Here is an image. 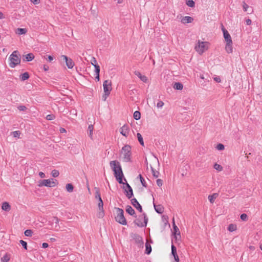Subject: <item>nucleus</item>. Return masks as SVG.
Returning <instances> with one entry per match:
<instances>
[{
  "mask_svg": "<svg viewBox=\"0 0 262 262\" xmlns=\"http://www.w3.org/2000/svg\"><path fill=\"white\" fill-rule=\"evenodd\" d=\"M131 146L129 145L124 146L121 151L120 157L122 158L124 162H129L131 161Z\"/></svg>",
  "mask_w": 262,
  "mask_h": 262,
  "instance_id": "obj_1",
  "label": "nucleus"
},
{
  "mask_svg": "<svg viewBox=\"0 0 262 262\" xmlns=\"http://www.w3.org/2000/svg\"><path fill=\"white\" fill-rule=\"evenodd\" d=\"M110 165L114 171L115 178L124 176L121 165L118 161L114 160L111 161L110 162Z\"/></svg>",
  "mask_w": 262,
  "mask_h": 262,
  "instance_id": "obj_2",
  "label": "nucleus"
},
{
  "mask_svg": "<svg viewBox=\"0 0 262 262\" xmlns=\"http://www.w3.org/2000/svg\"><path fill=\"white\" fill-rule=\"evenodd\" d=\"M9 66L11 68H14L20 63V55L17 51H14L9 57Z\"/></svg>",
  "mask_w": 262,
  "mask_h": 262,
  "instance_id": "obj_3",
  "label": "nucleus"
},
{
  "mask_svg": "<svg viewBox=\"0 0 262 262\" xmlns=\"http://www.w3.org/2000/svg\"><path fill=\"white\" fill-rule=\"evenodd\" d=\"M209 43L207 41H201L198 40L195 46V51L200 55H202L208 49Z\"/></svg>",
  "mask_w": 262,
  "mask_h": 262,
  "instance_id": "obj_4",
  "label": "nucleus"
},
{
  "mask_svg": "<svg viewBox=\"0 0 262 262\" xmlns=\"http://www.w3.org/2000/svg\"><path fill=\"white\" fill-rule=\"evenodd\" d=\"M117 215L115 217L116 221L123 225L127 224L126 220L124 216V211L123 209L119 208H116Z\"/></svg>",
  "mask_w": 262,
  "mask_h": 262,
  "instance_id": "obj_5",
  "label": "nucleus"
},
{
  "mask_svg": "<svg viewBox=\"0 0 262 262\" xmlns=\"http://www.w3.org/2000/svg\"><path fill=\"white\" fill-rule=\"evenodd\" d=\"M148 218L145 213L139 216V218L134 221V223L138 227H143L147 225Z\"/></svg>",
  "mask_w": 262,
  "mask_h": 262,
  "instance_id": "obj_6",
  "label": "nucleus"
},
{
  "mask_svg": "<svg viewBox=\"0 0 262 262\" xmlns=\"http://www.w3.org/2000/svg\"><path fill=\"white\" fill-rule=\"evenodd\" d=\"M56 180L54 181L53 179H45L38 181V186L42 187L43 186L47 187H54L56 185Z\"/></svg>",
  "mask_w": 262,
  "mask_h": 262,
  "instance_id": "obj_7",
  "label": "nucleus"
},
{
  "mask_svg": "<svg viewBox=\"0 0 262 262\" xmlns=\"http://www.w3.org/2000/svg\"><path fill=\"white\" fill-rule=\"evenodd\" d=\"M103 86L106 97H108L112 90L111 81L108 80H105L103 82Z\"/></svg>",
  "mask_w": 262,
  "mask_h": 262,
  "instance_id": "obj_8",
  "label": "nucleus"
},
{
  "mask_svg": "<svg viewBox=\"0 0 262 262\" xmlns=\"http://www.w3.org/2000/svg\"><path fill=\"white\" fill-rule=\"evenodd\" d=\"M133 239L135 240V243L138 245L139 247H143V238L138 234L134 233L131 235Z\"/></svg>",
  "mask_w": 262,
  "mask_h": 262,
  "instance_id": "obj_9",
  "label": "nucleus"
},
{
  "mask_svg": "<svg viewBox=\"0 0 262 262\" xmlns=\"http://www.w3.org/2000/svg\"><path fill=\"white\" fill-rule=\"evenodd\" d=\"M61 58L65 61L66 65L69 69L73 68L74 66V63L72 59L69 58L67 56L63 55L61 56Z\"/></svg>",
  "mask_w": 262,
  "mask_h": 262,
  "instance_id": "obj_10",
  "label": "nucleus"
},
{
  "mask_svg": "<svg viewBox=\"0 0 262 262\" xmlns=\"http://www.w3.org/2000/svg\"><path fill=\"white\" fill-rule=\"evenodd\" d=\"M119 131L120 134L126 137L129 133V127L127 125L125 124L120 128Z\"/></svg>",
  "mask_w": 262,
  "mask_h": 262,
  "instance_id": "obj_11",
  "label": "nucleus"
},
{
  "mask_svg": "<svg viewBox=\"0 0 262 262\" xmlns=\"http://www.w3.org/2000/svg\"><path fill=\"white\" fill-rule=\"evenodd\" d=\"M222 31L223 32L224 37L225 38L226 42H231L232 41L231 37L230 34L228 33V31L226 29H225L224 27H223L222 28Z\"/></svg>",
  "mask_w": 262,
  "mask_h": 262,
  "instance_id": "obj_12",
  "label": "nucleus"
},
{
  "mask_svg": "<svg viewBox=\"0 0 262 262\" xmlns=\"http://www.w3.org/2000/svg\"><path fill=\"white\" fill-rule=\"evenodd\" d=\"M125 185L128 189V190L125 189L126 195L128 199H130L133 195V189L130 186L128 183H126Z\"/></svg>",
  "mask_w": 262,
  "mask_h": 262,
  "instance_id": "obj_13",
  "label": "nucleus"
},
{
  "mask_svg": "<svg viewBox=\"0 0 262 262\" xmlns=\"http://www.w3.org/2000/svg\"><path fill=\"white\" fill-rule=\"evenodd\" d=\"M132 205L137 208L140 212L142 211V208L136 199L134 198L131 200Z\"/></svg>",
  "mask_w": 262,
  "mask_h": 262,
  "instance_id": "obj_14",
  "label": "nucleus"
},
{
  "mask_svg": "<svg viewBox=\"0 0 262 262\" xmlns=\"http://www.w3.org/2000/svg\"><path fill=\"white\" fill-rule=\"evenodd\" d=\"M193 19L190 16H184L183 17L181 21L183 24L191 23L193 21Z\"/></svg>",
  "mask_w": 262,
  "mask_h": 262,
  "instance_id": "obj_15",
  "label": "nucleus"
},
{
  "mask_svg": "<svg viewBox=\"0 0 262 262\" xmlns=\"http://www.w3.org/2000/svg\"><path fill=\"white\" fill-rule=\"evenodd\" d=\"M135 74L142 81L144 82H146L147 81V78L144 76L142 75L140 72L136 71L134 72Z\"/></svg>",
  "mask_w": 262,
  "mask_h": 262,
  "instance_id": "obj_16",
  "label": "nucleus"
},
{
  "mask_svg": "<svg viewBox=\"0 0 262 262\" xmlns=\"http://www.w3.org/2000/svg\"><path fill=\"white\" fill-rule=\"evenodd\" d=\"M225 50L228 53H231L232 52V41L231 42H226Z\"/></svg>",
  "mask_w": 262,
  "mask_h": 262,
  "instance_id": "obj_17",
  "label": "nucleus"
},
{
  "mask_svg": "<svg viewBox=\"0 0 262 262\" xmlns=\"http://www.w3.org/2000/svg\"><path fill=\"white\" fill-rule=\"evenodd\" d=\"M2 209L6 211H9L11 209V206L8 202H4L2 206Z\"/></svg>",
  "mask_w": 262,
  "mask_h": 262,
  "instance_id": "obj_18",
  "label": "nucleus"
},
{
  "mask_svg": "<svg viewBox=\"0 0 262 262\" xmlns=\"http://www.w3.org/2000/svg\"><path fill=\"white\" fill-rule=\"evenodd\" d=\"M126 211L130 215H133L135 214V211L130 206H127Z\"/></svg>",
  "mask_w": 262,
  "mask_h": 262,
  "instance_id": "obj_19",
  "label": "nucleus"
},
{
  "mask_svg": "<svg viewBox=\"0 0 262 262\" xmlns=\"http://www.w3.org/2000/svg\"><path fill=\"white\" fill-rule=\"evenodd\" d=\"M27 32L26 29L25 28H18L16 29L15 32L18 35L25 34Z\"/></svg>",
  "mask_w": 262,
  "mask_h": 262,
  "instance_id": "obj_20",
  "label": "nucleus"
},
{
  "mask_svg": "<svg viewBox=\"0 0 262 262\" xmlns=\"http://www.w3.org/2000/svg\"><path fill=\"white\" fill-rule=\"evenodd\" d=\"M218 194L216 193H214L212 195H209L208 196V200L211 203H213L214 202L215 199L217 197Z\"/></svg>",
  "mask_w": 262,
  "mask_h": 262,
  "instance_id": "obj_21",
  "label": "nucleus"
},
{
  "mask_svg": "<svg viewBox=\"0 0 262 262\" xmlns=\"http://www.w3.org/2000/svg\"><path fill=\"white\" fill-rule=\"evenodd\" d=\"M173 88L178 90H182L183 88V84L180 82H175L173 84Z\"/></svg>",
  "mask_w": 262,
  "mask_h": 262,
  "instance_id": "obj_22",
  "label": "nucleus"
},
{
  "mask_svg": "<svg viewBox=\"0 0 262 262\" xmlns=\"http://www.w3.org/2000/svg\"><path fill=\"white\" fill-rule=\"evenodd\" d=\"M154 208L155 209V210L158 213H162L163 212V208L161 205H156L154 204Z\"/></svg>",
  "mask_w": 262,
  "mask_h": 262,
  "instance_id": "obj_23",
  "label": "nucleus"
},
{
  "mask_svg": "<svg viewBox=\"0 0 262 262\" xmlns=\"http://www.w3.org/2000/svg\"><path fill=\"white\" fill-rule=\"evenodd\" d=\"M173 225L174 234L176 235L175 237H176V239H177L178 237H177V235L180 236V232L179 228L175 225L174 222H173Z\"/></svg>",
  "mask_w": 262,
  "mask_h": 262,
  "instance_id": "obj_24",
  "label": "nucleus"
},
{
  "mask_svg": "<svg viewBox=\"0 0 262 262\" xmlns=\"http://www.w3.org/2000/svg\"><path fill=\"white\" fill-rule=\"evenodd\" d=\"M25 57L26 61H30L32 60L34 58V56L32 53L27 54L25 56Z\"/></svg>",
  "mask_w": 262,
  "mask_h": 262,
  "instance_id": "obj_25",
  "label": "nucleus"
},
{
  "mask_svg": "<svg viewBox=\"0 0 262 262\" xmlns=\"http://www.w3.org/2000/svg\"><path fill=\"white\" fill-rule=\"evenodd\" d=\"M93 125L92 124L89 125L88 127V134L89 137L92 139V135H93Z\"/></svg>",
  "mask_w": 262,
  "mask_h": 262,
  "instance_id": "obj_26",
  "label": "nucleus"
},
{
  "mask_svg": "<svg viewBox=\"0 0 262 262\" xmlns=\"http://www.w3.org/2000/svg\"><path fill=\"white\" fill-rule=\"evenodd\" d=\"M146 247V253L147 254H149L151 252V247L149 244L147 242L145 244Z\"/></svg>",
  "mask_w": 262,
  "mask_h": 262,
  "instance_id": "obj_27",
  "label": "nucleus"
},
{
  "mask_svg": "<svg viewBox=\"0 0 262 262\" xmlns=\"http://www.w3.org/2000/svg\"><path fill=\"white\" fill-rule=\"evenodd\" d=\"M228 229L230 232H233L237 229V227L235 224H230L228 226Z\"/></svg>",
  "mask_w": 262,
  "mask_h": 262,
  "instance_id": "obj_28",
  "label": "nucleus"
},
{
  "mask_svg": "<svg viewBox=\"0 0 262 262\" xmlns=\"http://www.w3.org/2000/svg\"><path fill=\"white\" fill-rule=\"evenodd\" d=\"M20 77L21 80L25 81L29 78V75L28 73L25 72V73H23V74H21Z\"/></svg>",
  "mask_w": 262,
  "mask_h": 262,
  "instance_id": "obj_29",
  "label": "nucleus"
},
{
  "mask_svg": "<svg viewBox=\"0 0 262 262\" xmlns=\"http://www.w3.org/2000/svg\"><path fill=\"white\" fill-rule=\"evenodd\" d=\"M137 137L138 140L141 145L144 146V141L142 135L140 133H137Z\"/></svg>",
  "mask_w": 262,
  "mask_h": 262,
  "instance_id": "obj_30",
  "label": "nucleus"
},
{
  "mask_svg": "<svg viewBox=\"0 0 262 262\" xmlns=\"http://www.w3.org/2000/svg\"><path fill=\"white\" fill-rule=\"evenodd\" d=\"M66 189L69 192H71L73 191V189H74V187L72 185V184H70V183H69V184H67L66 185Z\"/></svg>",
  "mask_w": 262,
  "mask_h": 262,
  "instance_id": "obj_31",
  "label": "nucleus"
},
{
  "mask_svg": "<svg viewBox=\"0 0 262 262\" xmlns=\"http://www.w3.org/2000/svg\"><path fill=\"white\" fill-rule=\"evenodd\" d=\"M141 114L139 111H135L134 113V118L135 119L138 120L140 119Z\"/></svg>",
  "mask_w": 262,
  "mask_h": 262,
  "instance_id": "obj_32",
  "label": "nucleus"
},
{
  "mask_svg": "<svg viewBox=\"0 0 262 262\" xmlns=\"http://www.w3.org/2000/svg\"><path fill=\"white\" fill-rule=\"evenodd\" d=\"M51 174L53 177L56 178L59 176V172L58 170L54 169L52 171Z\"/></svg>",
  "mask_w": 262,
  "mask_h": 262,
  "instance_id": "obj_33",
  "label": "nucleus"
},
{
  "mask_svg": "<svg viewBox=\"0 0 262 262\" xmlns=\"http://www.w3.org/2000/svg\"><path fill=\"white\" fill-rule=\"evenodd\" d=\"M186 4L190 7H194L195 5V3L193 0H188L186 2Z\"/></svg>",
  "mask_w": 262,
  "mask_h": 262,
  "instance_id": "obj_34",
  "label": "nucleus"
},
{
  "mask_svg": "<svg viewBox=\"0 0 262 262\" xmlns=\"http://www.w3.org/2000/svg\"><path fill=\"white\" fill-rule=\"evenodd\" d=\"M10 260L9 255L6 254L2 257L1 260L2 262H8Z\"/></svg>",
  "mask_w": 262,
  "mask_h": 262,
  "instance_id": "obj_35",
  "label": "nucleus"
},
{
  "mask_svg": "<svg viewBox=\"0 0 262 262\" xmlns=\"http://www.w3.org/2000/svg\"><path fill=\"white\" fill-rule=\"evenodd\" d=\"M214 168L216 170L219 171H221L223 170V167L221 165L217 164V163H215L214 165V166H213Z\"/></svg>",
  "mask_w": 262,
  "mask_h": 262,
  "instance_id": "obj_36",
  "label": "nucleus"
},
{
  "mask_svg": "<svg viewBox=\"0 0 262 262\" xmlns=\"http://www.w3.org/2000/svg\"><path fill=\"white\" fill-rule=\"evenodd\" d=\"M98 201H99V203H98L99 210H102V209H103V203L102 200L101 198H100V200Z\"/></svg>",
  "mask_w": 262,
  "mask_h": 262,
  "instance_id": "obj_37",
  "label": "nucleus"
},
{
  "mask_svg": "<svg viewBox=\"0 0 262 262\" xmlns=\"http://www.w3.org/2000/svg\"><path fill=\"white\" fill-rule=\"evenodd\" d=\"M151 168L153 176L155 178H158L159 175V172L155 170L152 167H151Z\"/></svg>",
  "mask_w": 262,
  "mask_h": 262,
  "instance_id": "obj_38",
  "label": "nucleus"
},
{
  "mask_svg": "<svg viewBox=\"0 0 262 262\" xmlns=\"http://www.w3.org/2000/svg\"><path fill=\"white\" fill-rule=\"evenodd\" d=\"M32 233L33 232H32V231L31 230L28 229V230H26L25 231L24 234L27 236H31L32 234Z\"/></svg>",
  "mask_w": 262,
  "mask_h": 262,
  "instance_id": "obj_39",
  "label": "nucleus"
},
{
  "mask_svg": "<svg viewBox=\"0 0 262 262\" xmlns=\"http://www.w3.org/2000/svg\"><path fill=\"white\" fill-rule=\"evenodd\" d=\"M91 63L95 67V66H98L97 62V60L96 58L94 57H92L91 60Z\"/></svg>",
  "mask_w": 262,
  "mask_h": 262,
  "instance_id": "obj_40",
  "label": "nucleus"
},
{
  "mask_svg": "<svg viewBox=\"0 0 262 262\" xmlns=\"http://www.w3.org/2000/svg\"><path fill=\"white\" fill-rule=\"evenodd\" d=\"M216 148L219 150H223L224 149L225 146L223 144L220 143L217 145Z\"/></svg>",
  "mask_w": 262,
  "mask_h": 262,
  "instance_id": "obj_41",
  "label": "nucleus"
},
{
  "mask_svg": "<svg viewBox=\"0 0 262 262\" xmlns=\"http://www.w3.org/2000/svg\"><path fill=\"white\" fill-rule=\"evenodd\" d=\"M139 178H140V181H141V183L142 184V185H143V186L144 187H146V182L144 180V179L143 178V177H142V176L141 174H140L139 176Z\"/></svg>",
  "mask_w": 262,
  "mask_h": 262,
  "instance_id": "obj_42",
  "label": "nucleus"
},
{
  "mask_svg": "<svg viewBox=\"0 0 262 262\" xmlns=\"http://www.w3.org/2000/svg\"><path fill=\"white\" fill-rule=\"evenodd\" d=\"M171 253H172V255H174L175 254H177V248L173 245H172V246H171Z\"/></svg>",
  "mask_w": 262,
  "mask_h": 262,
  "instance_id": "obj_43",
  "label": "nucleus"
},
{
  "mask_svg": "<svg viewBox=\"0 0 262 262\" xmlns=\"http://www.w3.org/2000/svg\"><path fill=\"white\" fill-rule=\"evenodd\" d=\"M19 242H20V243L21 244V245L23 246V247H24V248L25 249H27V242H26L25 241H24L23 240H20Z\"/></svg>",
  "mask_w": 262,
  "mask_h": 262,
  "instance_id": "obj_44",
  "label": "nucleus"
},
{
  "mask_svg": "<svg viewBox=\"0 0 262 262\" xmlns=\"http://www.w3.org/2000/svg\"><path fill=\"white\" fill-rule=\"evenodd\" d=\"M95 72L96 75H99L100 73V67L99 66H95Z\"/></svg>",
  "mask_w": 262,
  "mask_h": 262,
  "instance_id": "obj_45",
  "label": "nucleus"
},
{
  "mask_svg": "<svg viewBox=\"0 0 262 262\" xmlns=\"http://www.w3.org/2000/svg\"><path fill=\"white\" fill-rule=\"evenodd\" d=\"M55 118V116L53 114L48 115L46 116V119L48 120H52L54 119Z\"/></svg>",
  "mask_w": 262,
  "mask_h": 262,
  "instance_id": "obj_46",
  "label": "nucleus"
},
{
  "mask_svg": "<svg viewBox=\"0 0 262 262\" xmlns=\"http://www.w3.org/2000/svg\"><path fill=\"white\" fill-rule=\"evenodd\" d=\"M12 134L14 137H19L20 133L19 131H14L12 132Z\"/></svg>",
  "mask_w": 262,
  "mask_h": 262,
  "instance_id": "obj_47",
  "label": "nucleus"
},
{
  "mask_svg": "<svg viewBox=\"0 0 262 262\" xmlns=\"http://www.w3.org/2000/svg\"><path fill=\"white\" fill-rule=\"evenodd\" d=\"M243 7L244 11L245 12L248 11V9L249 8V6L247 5L244 2L243 3Z\"/></svg>",
  "mask_w": 262,
  "mask_h": 262,
  "instance_id": "obj_48",
  "label": "nucleus"
},
{
  "mask_svg": "<svg viewBox=\"0 0 262 262\" xmlns=\"http://www.w3.org/2000/svg\"><path fill=\"white\" fill-rule=\"evenodd\" d=\"M248 219V216L246 214L243 213L241 215V219L243 221H246Z\"/></svg>",
  "mask_w": 262,
  "mask_h": 262,
  "instance_id": "obj_49",
  "label": "nucleus"
},
{
  "mask_svg": "<svg viewBox=\"0 0 262 262\" xmlns=\"http://www.w3.org/2000/svg\"><path fill=\"white\" fill-rule=\"evenodd\" d=\"M124 176H120V177H118L117 178H116V180L118 181V183H120V184H124V183L122 181V179H123V177Z\"/></svg>",
  "mask_w": 262,
  "mask_h": 262,
  "instance_id": "obj_50",
  "label": "nucleus"
},
{
  "mask_svg": "<svg viewBox=\"0 0 262 262\" xmlns=\"http://www.w3.org/2000/svg\"><path fill=\"white\" fill-rule=\"evenodd\" d=\"M164 105V102L162 101H159L157 104V106L158 108H162Z\"/></svg>",
  "mask_w": 262,
  "mask_h": 262,
  "instance_id": "obj_51",
  "label": "nucleus"
},
{
  "mask_svg": "<svg viewBox=\"0 0 262 262\" xmlns=\"http://www.w3.org/2000/svg\"><path fill=\"white\" fill-rule=\"evenodd\" d=\"M17 108L20 111H25L27 110V107L24 105H19Z\"/></svg>",
  "mask_w": 262,
  "mask_h": 262,
  "instance_id": "obj_52",
  "label": "nucleus"
},
{
  "mask_svg": "<svg viewBox=\"0 0 262 262\" xmlns=\"http://www.w3.org/2000/svg\"><path fill=\"white\" fill-rule=\"evenodd\" d=\"M104 215V211H103V209H102V210H99L98 213V217L99 218H101Z\"/></svg>",
  "mask_w": 262,
  "mask_h": 262,
  "instance_id": "obj_53",
  "label": "nucleus"
},
{
  "mask_svg": "<svg viewBox=\"0 0 262 262\" xmlns=\"http://www.w3.org/2000/svg\"><path fill=\"white\" fill-rule=\"evenodd\" d=\"M95 198L98 199V200H100V198H101L98 190H97L96 191Z\"/></svg>",
  "mask_w": 262,
  "mask_h": 262,
  "instance_id": "obj_54",
  "label": "nucleus"
},
{
  "mask_svg": "<svg viewBox=\"0 0 262 262\" xmlns=\"http://www.w3.org/2000/svg\"><path fill=\"white\" fill-rule=\"evenodd\" d=\"M157 184L158 186L161 187L163 185V181L161 179H158L157 180Z\"/></svg>",
  "mask_w": 262,
  "mask_h": 262,
  "instance_id": "obj_55",
  "label": "nucleus"
},
{
  "mask_svg": "<svg viewBox=\"0 0 262 262\" xmlns=\"http://www.w3.org/2000/svg\"><path fill=\"white\" fill-rule=\"evenodd\" d=\"M213 79L216 82H219H219H221V78L219 76H216V77H214Z\"/></svg>",
  "mask_w": 262,
  "mask_h": 262,
  "instance_id": "obj_56",
  "label": "nucleus"
},
{
  "mask_svg": "<svg viewBox=\"0 0 262 262\" xmlns=\"http://www.w3.org/2000/svg\"><path fill=\"white\" fill-rule=\"evenodd\" d=\"M31 2L35 5L38 4L40 3L39 0H30Z\"/></svg>",
  "mask_w": 262,
  "mask_h": 262,
  "instance_id": "obj_57",
  "label": "nucleus"
},
{
  "mask_svg": "<svg viewBox=\"0 0 262 262\" xmlns=\"http://www.w3.org/2000/svg\"><path fill=\"white\" fill-rule=\"evenodd\" d=\"M38 174L41 178H44L45 177V174L43 172H39Z\"/></svg>",
  "mask_w": 262,
  "mask_h": 262,
  "instance_id": "obj_58",
  "label": "nucleus"
},
{
  "mask_svg": "<svg viewBox=\"0 0 262 262\" xmlns=\"http://www.w3.org/2000/svg\"><path fill=\"white\" fill-rule=\"evenodd\" d=\"M173 256L174 257V258L175 260L177 262H179V258L178 255L177 254H175V255H174Z\"/></svg>",
  "mask_w": 262,
  "mask_h": 262,
  "instance_id": "obj_59",
  "label": "nucleus"
},
{
  "mask_svg": "<svg viewBox=\"0 0 262 262\" xmlns=\"http://www.w3.org/2000/svg\"><path fill=\"white\" fill-rule=\"evenodd\" d=\"M246 23L247 25H250L251 24V20L250 19H247L246 20Z\"/></svg>",
  "mask_w": 262,
  "mask_h": 262,
  "instance_id": "obj_60",
  "label": "nucleus"
},
{
  "mask_svg": "<svg viewBox=\"0 0 262 262\" xmlns=\"http://www.w3.org/2000/svg\"><path fill=\"white\" fill-rule=\"evenodd\" d=\"M42 248H46L48 247L49 245H48V244H47L46 243H43L42 245Z\"/></svg>",
  "mask_w": 262,
  "mask_h": 262,
  "instance_id": "obj_61",
  "label": "nucleus"
},
{
  "mask_svg": "<svg viewBox=\"0 0 262 262\" xmlns=\"http://www.w3.org/2000/svg\"><path fill=\"white\" fill-rule=\"evenodd\" d=\"M71 113H72L74 117H76L77 116V111L76 110H73V112H71Z\"/></svg>",
  "mask_w": 262,
  "mask_h": 262,
  "instance_id": "obj_62",
  "label": "nucleus"
},
{
  "mask_svg": "<svg viewBox=\"0 0 262 262\" xmlns=\"http://www.w3.org/2000/svg\"><path fill=\"white\" fill-rule=\"evenodd\" d=\"M54 220L55 221V222L56 224H58L59 222V220L57 217H53Z\"/></svg>",
  "mask_w": 262,
  "mask_h": 262,
  "instance_id": "obj_63",
  "label": "nucleus"
},
{
  "mask_svg": "<svg viewBox=\"0 0 262 262\" xmlns=\"http://www.w3.org/2000/svg\"><path fill=\"white\" fill-rule=\"evenodd\" d=\"M59 130L61 133H63L66 132V130L63 128H60Z\"/></svg>",
  "mask_w": 262,
  "mask_h": 262,
  "instance_id": "obj_64",
  "label": "nucleus"
}]
</instances>
